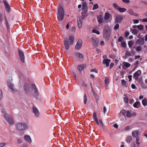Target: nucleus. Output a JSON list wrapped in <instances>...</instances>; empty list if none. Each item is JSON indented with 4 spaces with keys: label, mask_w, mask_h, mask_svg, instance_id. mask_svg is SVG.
I'll use <instances>...</instances> for the list:
<instances>
[{
    "label": "nucleus",
    "mask_w": 147,
    "mask_h": 147,
    "mask_svg": "<svg viewBox=\"0 0 147 147\" xmlns=\"http://www.w3.org/2000/svg\"><path fill=\"white\" fill-rule=\"evenodd\" d=\"M63 40L65 48L66 49L68 50L69 49L70 45L73 44L74 41V39L73 36H71L69 37V40L67 38H65Z\"/></svg>",
    "instance_id": "f257e3e1"
},
{
    "label": "nucleus",
    "mask_w": 147,
    "mask_h": 147,
    "mask_svg": "<svg viewBox=\"0 0 147 147\" xmlns=\"http://www.w3.org/2000/svg\"><path fill=\"white\" fill-rule=\"evenodd\" d=\"M57 18L59 21H61L63 20L64 16V10L63 7L61 6H59L57 11Z\"/></svg>",
    "instance_id": "f03ea898"
},
{
    "label": "nucleus",
    "mask_w": 147,
    "mask_h": 147,
    "mask_svg": "<svg viewBox=\"0 0 147 147\" xmlns=\"http://www.w3.org/2000/svg\"><path fill=\"white\" fill-rule=\"evenodd\" d=\"M111 33V28L108 25H106L103 29V36L105 38L109 40Z\"/></svg>",
    "instance_id": "7ed1b4c3"
},
{
    "label": "nucleus",
    "mask_w": 147,
    "mask_h": 147,
    "mask_svg": "<svg viewBox=\"0 0 147 147\" xmlns=\"http://www.w3.org/2000/svg\"><path fill=\"white\" fill-rule=\"evenodd\" d=\"M28 125L26 123H19L16 125V129L19 131H23L27 129Z\"/></svg>",
    "instance_id": "20e7f679"
},
{
    "label": "nucleus",
    "mask_w": 147,
    "mask_h": 147,
    "mask_svg": "<svg viewBox=\"0 0 147 147\" xmlns=\"http://www.w3.org/2000/svg\"><path fill=\"white\" fill-rule=\"evenodd\" d=\"M4 118L9 125L14 124V121L10 115H8Z\"/></svg>",
    "instance_id": "39448f33"
},
{
    "label": "nucleus",
    "mask_w": 147,
    "mask_h": 147,
    "mask_svg": "<svg viewBox=\"0 0 147 147\" xmlns=\"http://www.w3.org/2000/svg\"><path fill=\"white\" fill-rule=\"evenodd\" d=\"M113 5L115 9L119 11L120 12H124L127 10L126 8L120 7L116 3L113 4Z\"/></svg>",
    "instance_id": "423d86ee"
},
{
    "label": "nucleus",
    "mask_w": 147,
    "mask_h": 147,
    "mask_svg": "<svg viewBox=\"0 0 147 147\" xmlns=\"http://www.w3.org/2000/svg\"><path fill=\"white\" fill-rule=\"evenodd\" d=\"M31 87L32 90L34 91V97L36 98H37L38 97V92L35 84H32L31 85Z\"/></svg>",
    "instance_id": "0eeeda50"
},
{
    "label": "nucleus",
    "mask_w": 147,
    "mask_h": 147,
    "mask_svg": "<svg viewBox=\"0 0 147 147\" xmlns=\"http://www.w3.org/2000/svg\"><path fill=\"white\" fill-rule=\"evenodd\" d=\"M18 55L21 61L24 63L25 62V56L23 52L20 50L18 51Z\"/></svg>",
    "instance_id": "6e6552de"
},
{
    "label": "nucleus",
    "mask_w": 147,
    "mask_h": 147,
    "mask_svg": "<svg viewBox=\"0 0 147 147\" xmlns=\"http://www.w3.org/2000/svg\"><path fill=\"white\" fill-rule=\"evenodd\" d=\"M91 40L92 43L93 45L95 47H97L98 45L99 42V40L98 38L96 37L93 38L92 37L91 38Z\"/></svg>",
    "instance_id": "1a4fd4ad"
},
{
    "label": "nucleus",
    "mask_w": 147,
    "mask_h": 147,
    "mask_svg": "<svg viewBox=\"0 0 147 147\" xmlns=\"http://www.w3.org/2000/svg\"><path fill=\"white\" fill-rule=\"evenodd\" d=\"M123 19V16L121 15H117L115 19V23H120L122 22Z\"/></svg>",
    "instance_id": "9d476101"
},
{
    "label": "nucleus",
    "mask_w": 147,
    "mask_h": 147,
    "mask_svg": "<svg viewBox=\"0 0 147 147\" xmlns=\"http://www.w3.org/2000/svg\"><path fill=\"white\" fill-rule=\"evenodd\" d=\"M32 111L33 113L34 114L35 116L36 117H39L40 115V113L39 111L36 107L33 106L32 107Z\"/></svg>",
    "instance_id": "9b49d317"
},
{
    "label": "nucleus",
    "mask_w": 147,
    "mask_h": 147,
    "mask_svg": "<svg viewBox=\"0 0 147 147\" xmlns=\"http://www.w3.org/2000/svg\"><path fill=\"white\" fill-rule=\"evenodd\" d=\"M141 74V72L140 70H139L135 72L133 76L136 80H137L138 79L139 77Z\"/></svg>",
    "instance_id": "f8f14e48"
},
{
    "label": "nucleus",
    "mask_w": 147,
    "mask_h": 147,
    "mask_svg": "<svg viewBox=\"0 0 147 147\" xmlns=\"http://www.w3.org/2000/svg\"><path fill=\"white\" fill-rule=\"evenodd\" d=\"M144 38L143 37H140L136 41V44L140 45H142L144 44Z\"/></svg>",
    "instance_id": "ddd939ff"
},
{
    "label": "nucleus",
    "mask_w": 147,
    "mask_h": 147,
    "mask_svg": "<svg viewBox=\"0 0 147 147\" xmlns=\"http://www.w3.org/2000/svg\"><path fill=\"white\" fill-rule=\"evenodd\" d=\"M82 42L81 40H79L76 43L75 48L76 49H80L82 47Z\"/></svg>",
    "instance_id": "4468645a"
},
{
    "label": "nucleus",
    "mask_w": 147,
    "mask_h": 147,
    "mask_svg": "<svg viewBox=\"0 0 147 147\" xmlns=\"http://www.w3.org/2000/svg\"><path fill=\"white\" fill-rule=\"evenodd\" d=\"M3 2L5 5L6 11L9 12L10 11V7L7 2L5 0H3Z\"/></svg>",
    "instance_id": "2eb2a0df"
},
{
    "label": "nucleus",
    "mask_w": 147,
    "mask_h": 147,
    "mask_svg": "<svg viewBox=\"0 0 147 147\" xmlns=\"http://www.w3.org/2000/svg\"><path fill=\"white\" fill-rule=\"evenodd\" d=\"M24 90L26 92H29L30 89V86L29 84L26 83L25 84L24 87Z\"/></svg>",
    "instance_id": "dca6fc26"
},
{
    "label": "nucleus",
    "mask_w": 147,
    "mask_h": 147,
    "mask_svg": "<svg viewBox=\"0 0 147 147\" xmlns=\"http://www.w3.org/2000/svg\"><path fill=\"white\" fill-rule=\"evenodd\" d=\"M82 9V11H84L87 12V4L85 1L83 2Z\"/></svg>",
    "instance_id": "f3484780"
},
{
    "label": "nucleus",
    "mask_w": 147,
    "mask_h": 147,
    "mask_svg": "<svg viewBox=\"0 0 147 147\" xmlns=\"http://www.w3.org/2000/svg\"><path fill=\"white\" fill-rule=\"evenodd\" d=\"M7 84L9 87L13 91H16V90L14 88L13 85L10 82H7Z\"/></svg>",
    "instance_id": "a211bd4d"
},
{
    "label": "nucleus",
    "mask_w": 147,
    "mask_h": 147,
    "mask_svg": "<svg viewBox=\"0 0 147 147\" xmlns=\"http://www.w3.org/2000/svg\"><path fill=\"white\" fill-rule=\"evenodd\" d=\"M86 67V64H83L82 65H78L77 67V69L78 71H81Z\"/></svg>",
    "instance_id": "6ab92c4d"
},
{
    "label": "nucleus",
    "mask_w": 147,
    "mask_h": 147,
    "mask_svg": "<svg viewBox=\"0 0 147 147\" xmlns=\"http://www.w3.org/2000/svg\"><path fill=\"white\" fill-rule=\"evenodd\" d=\"M110 59H104L103 60V63L104 64H105L106 66L108 67L109 66V62L111 61Z\"/></svg>",
    "instance_id": "aec40b11"
},
{
    "label": "nucleus",
    "mask_w": 147,
    "mask_h": 147,
    "mask_svg": "<svg viewBox=\"0 0 147 147\" xmlns=\"http://www.w3.org/2000/svg\"><path fill=\"white\" fill-rule=\"evenodd\" d=\"M25 140L28 142L31 143L32 142L30 136L28 135L25 136H24Z\"/></svg>",
    "instance_id": "412c9836"
},
{
    "label": "nucleus",
    "mask_w": 147,
    "mask_h": 147,
    "mask_svg": "<svg viewBox=\"0 0 147 147\" xmlns=\"http://www.w3.org/2000/svg\"><path fill=\"white\" fill-rule=\"evenodd\" d=\"M97 19L98 22L99 24L102 23L103 22V18L102 16L100 15L97 16Z\"/></svg>",
    "instance_id": "4be33fe9"
},
{
    "label": "nucleus",
    "mask_w": 147,
    "mask_h": 147,
    "mask_svg": "<svg viewBox=\"0 0 147 147\" xmlns=\"http://www.w3.org/2000/svg\"><path fill=\"white\" fill-rule=\"evenodd\" d=\"M78 27L79 28H80L82 26V21L80 18H79V20H78Z\"/></svg>",
    "instance_id": "5701e85b"
},
{
    "label": "nucleus",
    "mask_w": 147,
    "mask_h": 147,
    "mask_svg": "<svg viewBox=\"0 0 147 147\" xmlns=\"http://www.w3.org/2000/svg\"><path fill=\"white\" fill-rule=\"evenodd\" d=\"M128 12L132 15L136 16H138V14L137 13H134L133 10L131 9H129Z\"/></svg>",
    "instance_id": "b1692460"
},
{
    "label": "nucleus",
    "mask_w": 147,
    "mask_h": 147,
    "mask_svg": "<svg viewBox=\"0 0 147 147\" xmlns=\"http://www.w3.org/2000/svg\"><path fill=\"white\" fill-rule=\"evenodd\" d=\"M2 113L3 114L4 117H5L9 115L7 113L5 110L4 109H2L1 110Z\"/></svg>",
    "instance_id": "393cba45"
},
{
    "label": "nucleus",
    "mask_w": 147,
    "mask_h": 147,
    "mask_svg": "<svg viewBox=\"0 0 147 147\" xmlns=\"http://www.w3.org/2000/svg\"><path fill=\"white\" fill-rule=\"evenodd\" d=\"M4 18H5V24L6 25L7 28V30H8L9 29L10 25L9 24L8 20H7V19L5 16H4Z\"/></svg>",
    "instance_id": "a878e982"
},
{
    "label": "nucleus",
    "mask_w": 147,
    "mask_h": 147,
    "mask_svg": "<svg viewBox=\"0 0 147 147\" xmlns=\"http://www.w3.org/2000/svg\"><path fill=\"white\" fill-rule=\"evenodd\" d=\"M75 55L77 57H78L82 59L84 57L83 55L82 54L80 53L76 52L75 53Z\"/></svg>",
    "instance_id": "bb28decb"
},
{
    "label": "nucleus",
    "mask_w": 147,
    "mask_h": 147,
    "mask_svg": "<svg viewBox=\"0 0 147 147\" xmlns=\"http://www.w3.org/2000/svg\"><path fill=\"white\" fill-rule=\"evenodd\" d=\"M110 16V14L108 13H105L104 17V19L105 20H107L109 19Z\"/></svg>",
    "instance_id": "cd10ccee"
},
{
    "label": "nucleus",
    "mask_w": 147,
    "mask_h": 147,
    "mask_svg": "<svg viewBox=\"0 0 147 147\" xmlns=\"http://www.w3.org/2000/svg\"><path fill=\"white\" fill-rule=\"evenodd\" d=\"M140 102L138 101L136 102L133 105L134 107L136 108H138L140 106Z\"/></svg>",
    "instance_id": "c85d7f7f"
},
{
    "label": "nucleus",
    "mask_w": 147,
    "mask_h": 147,
    "mask_svg": "<svg viewBox=\"0 0 147 147\" xmlns=\"http://www.w3.org/2000/svg\"><path fill=\"white\" fill-rule=\"evenodd\" d=\"M142 103L144 106L147 105V99L144 98L142 100Z\"/></svg>",
    "instance_id": "c756f323"
},
{
    "label": "nucleus",
    "mask_w": 147,
    "mask_h": 147,
    "mask_svg": "<svg viewBox=\"0 0 147 147\" xmlns=\"http://www.w3.org/2000/svg\"><path fill=\"white\" fill-rule=\"evenodd\" d=\"M132 137L131 136H129L126 138V140L127 143H130V142L132 140Z\"/></svg>",
    "instance_id": "7c9ffc66"
},
{
    "label": "nucleus",
    "mask_w": 147,
    "mask_h": 147,
    "mask_svg": "<svg viewBox=\"0 0 147 147\" xmlns=\"http://www.w3.org/2000/svg\"><path fill=\"white\" fill-rule=\"evenodd\" d=\"M121 84L123 86H125V87H127V82L124 80H121Z\"/></svg>",
    "instance_id": "2f4dec72"
},
{
    "label": "nucleus",
    "mask_w": 147,
    "mask_h": 147,
    "mask_svg": "<svg viewBox=\"0 0 147 147\" xmlns=\"http://www.w3.org/2000/svg\"><path fill=\"white\" fill-rule=\"evenodd\" d=\"M132 134L133 136H137L138 135V132L137 130H135L132 132Z\"/></svg>",
    "instance_id": "473e14b6"
},
{
    "label": "nucleus",
    "mask_w": 147,
    "mask_h": 147,
    "mask_svg": "<svg viewBox=\"0 0 147 147\" xmlns=\"http://www.w3.org/2000/svg\"><path fill=\"white\" fill-rule=\"evenodd\" d=\"M123 64L125 67H129L131 65V64L129 63L125 62H124Z\"/></svg>",
    "instance_id": "72a5a7b5"
},
{
    "label": "nucleus",
    "mask_w": 147,
    "mask_h": 147,
    "mask_svg": "<svg viewBox=\"0 0 147 147\" xmlns=\"http://www.w3.org/2000/svg\"><path fill=\"white\" fill-rule=\"evenodd\" d=\"M109 78L108 77H106L105 80V84L108 85L109 84Z\"/></svg>",
    "instance_id": "f704fd0d"
},
{
    "label": "nucleus",
    "mask_w": 147,
    "mask_h": 147,
    "mask_svg": "<svg viewBox=\"0 0 147 147\" xmlns=\"http://www.w3.org/2000/svg\"><path fill=\"white\" fill-rule=\"evenodd\" d=\"M98 4L97 3L95 4L93 7V8L92 9L93 10H95L98 9Z\"/></svg>",
    "instance_id": "c9c22d12"
},
{
    "label": "nucleus",
    "mask_w": 147,
    "mask_h": 147,
    "mask_svg": "<svg viewBox=\"0 0 147 147\" xmlns=\"http://www.w3.org/2000/svg\"><path fill=\"white\" fill-rule=\"evenodd\" d=\"M142 49V47L140 46H138L136 48V50L137 51H141Z\"/></svg>",
    "instance_id": "e433bc0d"
},
{
    "label": "nucleus",
    "mask_w": 147,
    "mask_h": 147,
    "mask_svg": "<svg viewBox=\"0 0 147 147\" xmlns=\"http://www.w3.org/2000/svg\"><path fill=\"white\" fill-rule=\"evenodd\" d=\"M138 32V30L136 29H133L132 32L134 34L136 35L137 34Z\"/></svg>",
    "instance_id": "4c0bfd02"
},
{
    "label": "nucleus",
    "mask_w": 147,
    "mask_h": 147,
    "mask_svg": "<svg viewBox=\"0 0 147 147\" xmlns=\"http://www.w3.org/2000/svg\"><path fill=\"white\" fill-rule=\"evenodd\" d=\"M126 116L128 117H131V113L130 111H127V112H126Z\"/></svg>",
    "instance_id": "58836bf2"
},
{
    "label": "nucleus",
    "mask_w": 147,
    "mask_h": 147,
    "mask_svg": "<svg viewBox=\"0 0 147 147\" xmlns=\"http://www.w3.org/2000/svg\"><path fill=\"white\" fill-rule=\"evenodd\" d=\"M137 28L139 30H143L144 28V26L142 25H139L137 26Z\"/></svg>",
    "instance_id": "ea45409f"
},
{
    "label": "nucleus",
    "mask_w": 147,
    "mask_h": 147,
    "mask_svg": "<svg viewBox=\"0 0 147 147\" xmlns=\"http://www.w3.org/2000/svg\"><path fill=\"white\" fill-rule=\"evenodd\" d=\"M139 137L138 136L136 138V143L137 144L139 145L140 144V142H139Z\"/></svg>",
    "instance_id": "a19ab883"
},
{
    "label": "nucleus",
    "mask_w": 147,
    "mask_h": 147,
    "mask_svg": "<svg viewBox=\"0 0 147 147\" xmlns=\"http://www.w3.org/2000/svg\"><path fill=\"white\" fill-rule=\"evenodd\" d=\"M92 32L94 33H96L97 34H99L100 33V32L98 31L95 29H93L92 30Z\"/></svg>",
    "instance_id": "79ce46f5"
},
{
    "label": "nucleus",
    "mask_w": 147,
    "mask_h": 147,
    "mask_svg": "<svg viewBox=\"0 0 147 147\" xmlns=\"http://www.w3.org/2000/svg\"><path fill=\"white\" fill-rule=\"evenodd\" d=\"M125 55L127 56H131L132 55V54H131V53L130 51H126V53H125Z\"/></svg>",
    "instance_id": "37998d69"
},
{
    "label": "nucleus",
    "mask_w": 147,
    "mask_h": 147,
    "mask_svg": "<svg viewBox=\"0 0 147 147\" xmlns=\"http://www.w3.org/2000/svg\"><path fill=\"white\" fill-rule=\"evenodd\" d=\"M121 46L123 48H125L126 47V44L125 42L123 41L121 44Z\"/></svg>",
    "instance_id": "c03bdc74"
},
{
    "label": "nucleus",
    "mask_w": 147,
    "mask_h": 147,
    "mask_svg": "<svg viewBox=\"0 0 147 147\" xmlns=\"http://www.w3.org/2000/svg\"><path fill=\"white\" fill-rule=\"evenodd\" d=\"M133 43H134L131 40L129 41L128 43V44L129 47H131L132 46Z\"/></svg>",
    "instance_id": "a18cd8bd"
},
{
    "label": "nucleus",
    "mask_w": 147,
    "mask_h": 147,
    "mask_svg": "<svg viewBox=\"0 0 147 147\" xmlns=\"http://www.w3.org/2000/svg\"><path fill=\"white\" fill-rule=\"evenodd\" d=\"M119 25L117 24H116L114 27V29L115 30H117V29L119 28Z\"/></svg>",
    "instance_id": "49530a36"
},
{
    "label": "nucleus",
    "mask_w": 147,
    "mask_h": 147,
    "mask_svg": "<svg viewBox=\"0 0 147 147\" xmlns=\"http://www.w3.org/2000/svg\"><path fill=\"white\" fill-rule=\"evenodd\" d=\"M87 100L86 96V94H85L84 97V102L85 104H86Z\"/></svg>",
    "instance_id": "de8ad7c7"
},
{
    "label": "nucleus",
    "mask_w": 147,
    "mask_h": 147,
    "mask_svg": "<svg viewBox=\"0 0 147 147\" xmlns=\"http://www.w3.org/2000/svg\"><path fill=\"white\" fill-rule=\"evenodd\" d=\"M124 102L125 103H127L128 102V99L127 97H124L123 98Z\"/></svg>",
    "instance_id": "09e8293b"
},
{
    "label": "nucleus",
    "mask_w": 147,
    "mask_h": 147,
    "mask_svg": "<svg viewBox=\"0 0 147 147\" xmlns=\"http://www.w3.org/2000/svg\"><path fill=\"white\" fill-rule=\"evenodd\" d=\"M3 16L2 14L0 13V23H1L3 20Z\"/></svg>",
    "instance_id": "8fccbe9b"
},
{
    "label": "nucleus",
    "mask_w": 147,
    "mask_h": 147,
    "mask_svg": "<svg viewBox=\"0 0 147 147\" xmlns=\"http://www.w3.org/2000/svg\"><path fill=\"white\" fill-rule=\"evenodd\" d=\"M123 38L122 36H120L118 39V41L119 42H121L123 40Z\"/></svg>",
    "instance_id": "3c124183"
},
{
    "label": "nucleus",
    "mask_w": 147,
    "mask_h": 147,
    "mask_svg": "<svg viewBox=\"0 0 147 147\" xmlns=\"http://www.w3.org/2000/svg\"><path fill=\"white\" fill-rule=\"evenodd\" d=\"M93 117L94 118V120L95 119H97L98 118L97 117L96 113L94 112L93 113Z\"/></svg>",
    "instance_id": "603ef678"
},
{
    "label": "nucleus",
    "mask_w": 147,
    "mask_h": 147,
    "mask_svg": "<svg viewBox=\"0 0 147 147\" xmlns=\"http://www.w3.org/2000/svg\"><path fill=\"white\" fill-rule=\"evenodd\" d=\"M142 87L143 88H146L147 87V86L143 82L140 84Z\"/></svg>",
    "instance_id": "864d4df0"
},
{
    "label": "nucleus",
    "mask_w": 147,
    "mask_h": 147,
    "mask_svg": "<svg viewBox=\"0 0 147 147\" xmlns=\"http://www.w3.org/2000/svg\"><path fill=\"white\" fill-rule=\"evenodd\" d=\"M127 111L126 110H125L124 111H122L121 112V113L122 114V115H123L124 116H125L126 114V113Z\"/></svg>",
    "instance_id": "5fc2aeb1"
},
{
    "label": "nucleus",
    "mask_w": 147,
    "mask_h": 147,
    "mask_svg": "<svg viewBox=\"0 0 147 147\" xmlns=\"http://www.w3.org/2000/svg\"><path fill=\"white\" fill-rule=\"evenodd\" d=\"M87 12H85V11H84V12H82V13H81V15L83 17H85L86 16L85 15V14Z\"/></svg>",
    "instance_id": "6e6d98bb"
},
{
    "label": "nucleus",
    "mask_w": 147,
    "mask_h": 147,
    "mask_svg": "<svg viewBox=\"0 0 147 147\" xmlns=\"http://www.w3.org/2000/svg\"><path fill=\"white\" fill-rule=\"evenodd\" d=\"M3 96V94L2 90L0 89V100H1Z\"/></svg>",
    "instance_id": "4d7b16f0"
},
{
    "label": "nucleus",
    "mask_w": 147,
    "mask_h": 147,
    "mask_svg": "<svg viewBox=\"0 0 147 147\" xmlns=\"http://www.w3.org/2000/svg\"><path fill=\"white\" fill-rule=\"evenodd\" d=\"M6 145L5 143L4 142H2L0 143V147H3L5 146Z\"/></svg>",
    "instance_id": "13d9d810"
},
{
    "label": "nucleus",
    "mask_w": 147,
    "mask_h": 147,
    "mask_svg": "<svg viewBox=\"0 0 147 147\" xmlns=\"http://www.w3.org/2000/svg\"><path fill=\"white\" fill-rule=\"evenodd\" d=\"M122 1L123 2L126 3H129L130 1L129 0H122Z\"/></svg>",
    "instance_id": "bf43d9fd"
},
{
    "label": "nucleus",
    "mask_w": 147,
    "mask_h": 147,
    "mask_svg": "<svg viewBox=\"0 0 147 147\" xmlns=\"http://www.w3.org/2000/svg\"><path fill=\"white\" fill-rule=\"evenodd\" d=\"M138 80L140 84L143 83V81L142 78H138Z\"/></svg>",
    "instance_id": "052dcab7"
},
{
    "label": "nucleus",
    "mask_w": 147,
    "mask_h": 147,
    "mask_svg": "<svg viewBox=\"0 0 147 147\" xmlns=\"http://www.w3.org/2000/svg\"><path fill=\"white\" fill-rule=\"evenodd\" d=\"M135 144L134 142H132L131 143V147H135Z\"/></svg>",
    "instance_id": "680f3d73"
},
{
    "label": "nucleus",
    "mask_w": 147,
    "mask_h": 147,
    "mask_svg": "<svg viewBox=\"0 0 147 147\" xmlns=\"http://www.w3.org/2000/svg\"><path fill=\"white\" fill-rule=\"evenodd\" d=\"M134 23V24H137L139 22V20H133Z\"/></svg>",
    "instance_id": "e2e57ef3"
},
{
    "label": "nucleus",
    "mask_w": 147,
    "mask_h": 147,
    "mask_svg": "<svg viewBox=\"0 0 147 147\" xmlns=\"http://www.w3.org/2000/svg\"><path fill=\"white\" fill-rule=\"evenodd\" d=\"M128 78L129 79V81L130 82L131 81V78H132V76L131 75H129L128 76Z\"/></svg>",
    "instance_id": "0e129e2a"
},
{
    "label": "nucleus",
    "mask_w": 147,
    "mask_h": 147,
    "mask_svg": "<svg viewBox=\"0 0 147 147\" xmlns=\"http://www.w3.org/2000/svg\"><path fill=\"white\" fill-rule=\"evenodd\" d=\"M129 102L130 104H131L133 102L134 100L132 99H130L129 100Z\"/></svg>",
    "instance_id": "69168bd1"
},
{
    "label": "nucleus",
    "mask_w": 147,
    "mask_h": 147,
    "mask_svg": "<svg viewBox=\"0 0 147 147\" xmlns=\"http://www.w3.org/2000/svg\"><path fill=\"white\" fill-rule=\"evenodd\" d=\"M131 87L133 89H134L136 88V86L134 84H132L131 85Z\"/></svg>",
    "instance_id": "338daca9"
},
{
    "label": "nucleus",
    "mask_w": 147,
    "mask_h": 147,
    "mask_svg": "<svg viewBox=\"0 0 147 147\" xmlns=\"http://www.w3.org/2000/svg\"><path fill=\"white\" fill-rule=\"evenodd\" d=\"M129 129V126L126 127H125L124 129L126 131H128V130Z\"/></svg>",
    "instance_id": "774afa93"
}]
</instances>
